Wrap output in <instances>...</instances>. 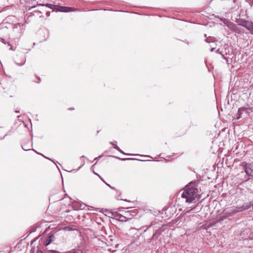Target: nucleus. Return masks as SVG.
<instances>
[{
    "mask_svg": "<svg viewBox=\"0 0 253 253\" xmlns=\"http://www.w3.org/2000/svg\"><path fill=\"white\" fill-rule=\"evenodd\" d=\"M197 192L198 189L194 187L193 184L190 183L189 185L185 187L181 194V197L185 199L186 202L191 203L195 199Z\"/></svg>",
    "mask_w": 253,
    "mask_h": 253,
    "instance_id": "1",
    "label": "nucleus"
},
{
    "mask_svg": "<svg viewBox=\"0 0 253 253\" xmlns=\"http://www.w3.org/2000/svg\"><path fill=\"white\" fill-rule=\"evenodd\" d=\"M38 6H46L49 7V8L56 10L57 11L60 12H68L71 11H75L76 9L74 8L71 7H67V6H58L57 5H54L49 3L46 4H37Z\"/></svg>",
    "mask_w": 253,
    "mask_h": 253,
    "instance_id": "2",
    "label": "nucleus"
},
{
    "mask_svg": "<svg viewBox=\"0 0 253 253\" xmlns=\"http://www.w3.org/2000/svg\"><path fill=\"white\" fill-rule=\"evenodd\" d=\"M237 213V210L235 208L226 209L223 212L222 214L218 218V221L221 222L227 218L232 217Z\"/></svg>",
    "mask_w": 253,
    "mask_h": 253,
    "instance_id": "3",
    "label": "nucleus"
},
{
    "mask_svg": "<svg viewBox=\"0 0 253 253\" xmlns=\"http://www.w3.org/2000/svg\"><path fill=\"white\" fill-rule=\"evenodd\" d=\"M253 111V108L250 107H242L238 109L236 119L238 120L241 118L249 116Z\"/></svg>",
    "mask_w": 253,
    "mask_h": 253,
    "instance_id": "4",
    "label": "nucleus"
},
{
    "mask_svg": "<svg viewBox=\"0 0 253 253\" xmlns=\"http://www.w3.org/2000/svg\"><path fill=\"white\" fill-rule=\"evenodd\" d=\"M236 22L238 25L245 27L250 31L252 34H253V23L252 21L240 19Z\"/></svg>",
    "mask_w": 253,
    "mask_h": 253,
    "instance_id": "5",
    "label": "nucleus"
},
{
    "mask_svg": "<svg viewBox=\"0 0 253 253\" xmlns=\"http://www.w3.org/2000/svg\"><path fill=\"white\" fill-rule=\"evenodd\" d=\"M243 169L246 174L253 178V164L245 163L243 166Z\"/></svg>",
    "mask_w": 253,
    "mask_h": 253,
    "instance_id": "6",
    "label": "nucleus"
},
{
    "mask_svg": "<svg viewBox=\"0 0 253 253\" xmlns=\"http://www.w3.org/2000/svg\"><path fill=\"white\" fill-rule=\"evenodd\" d=\"M23 26L24 24L18 23L12 25V28L14 30H18L17 32H18L20 34H22L24 32L25 30V28L24 27H23Z\"/></svg>",
    "mask_w": 253,
    "mask_h": 253,
    "instance_id": "7",
    "label": "nucleus"
},
{
    "mask_svg": "<svg viewBox=\"0 0 253 253\" xmlns=\"http://www.w3.org/2000/svg\"><path fill=\"white\" fill-rule=\"evenodd\" d=\"M117 220L120 221H126L128 219H130L131 218V217H127V216L126 215H123L120 213L119 215H118Z\"/></svg>",
    "mask_w": 253,
    "mask_h": 253,
    "instance_id": "8",
    "label": "nucleus"
},
{
    "mask_svg": "<svg viewBox=\"0 0 253 253\" xmlns=\"http://www.w3.org/2000/svg\"><path fill=\"white\" fill-rule=\"evenodd\" d=\"M227 26L230 29H231V30L235 32H237V31H238V27L233 23H230L229 24H228Z\"/></svg>",
    "mask_w": 253,
    "mask_h": 253,
    "instance_id": "9",
    "label": "nucleus"
},
{
    "mask_svg": "<svg viewBox=\"0 0 253 253\" xmlns=\"http://www.w3.org/2000/svg\"><path fill=\"white\" fill-rule=\"evenodd\" d=\"M120 213H118V212L117 211H109L108 212V216L109 217H111L112 218H114L116 219H117V217H118V215H119Z\"/></svg>",
    "mask_w": 253,
    "mask_h": 253,
    "instance_id": "10",
    "label": "nucleus"
},
{
    "mask_svg": "<svg viewBox=\"0 0 253 253\" xmlns=\"http://www.w3.org/2000/svg\"><path fill=\"white\" fill-rule=\"evenodd\" d=\"M54 237V236L53 235H49L48 238L46 239L45 242H44V246H47L48 245H49L50 243L51 242L52 240V238Z\"/></svg>",
    "mask_w": 253,
    "mask_h": 253,
    "instance_id": "11",
    "label": "nucleus"
},
{
    "mask_svg": "<svg viewBox=\"0 0 253 253\" xmlns=\"http://www.w3.org/2000/svg\"><path fill=\"white\" fill-rule=\"evenodd\" d=\"M74 205L76 207L77 209L79 208L82 210L84 208L85 206H86L84 204H82L78 202H74Z\"/></svg>",
    "mask_w": 253,
    "mask_h": 253,
    "instance_id": "12",
    "label": "nucleus"
},
{
    "mask_svg": "<svg viewBox=\"0 0 253 253\" xmlns=\"http://www.w3.org/2000/svg\"><path fill=\"white\" fill-rule=\"evenodd\" d=\"M205 41L208 43H210L215 42L216 41L214 37L210 36L206 38V39H205Z\"/></svg>",
    "mask_w": 253,
    "mask_h": 253,
    "instance_id": "13",
    "label": "nucleus"
},
{
    "mask_svg": "<svg viewBox=\"0 0 253 253\" xmlns=\"http://www.w3.org/2000/svg\"><path fill=\"white\" fill-rule=\"evenodd\" d=\"M136 213V212L134 210L126 211L125 212V215L127 216L128 215H130L131 216H133L135 215Z\"/></svg>",
    "mask_w": 253,
    "mask_h": 253,
    "instance_id": "14",
    "label": "nucleus"
},
{
    "mask_svg": "<svg viewBox=\"0 0 253 253\" xmlns=\"http://www.w3.org/2000/svg\"><path fill=\"white\" fill-rule=\"evenodd\" d=\"M243 206L245 207L246 210H249L253 206V201L250 202L249 203H245Z\"/></svg>",
    "mask_w": 253,
    "mask_h": 253,
    "instance_id": "15",
    "label": "nucleus"
},
{
    "mask_svg": "<svg viewBox=\"0 0 253 253\" xmlns=\"http://www.w3.org/2000/svg\"><path fill=\"white\" fill-rule=\"evenodd\" d=\"M251 179H252L249 175L248 174H246L244 178L241 179L243 182H246L248 181H249Z\"/></svg>",
    "mask_w": 253,
    "mask_h": 253,
    "instance_id": "16",
    "label": "nucleus"
},
{
    "mask_svg": "<svg viewBox=\"0 0 253 253\" xmlns=\"http://www.w3.org/2000/svg\"><path fill=\"white\" fill-rule=\"evenodd\" d=\"M235 208V210H237V213L243 211H246L245 207L243 206V205L241 207H236Z\"/></svg>",
    "mask_w": 253,
    "mask_h": 253,
    "instance_id": "17",
    "label": "nucleus"
},
{
    "mask_svg": "<svg viewBox=\"0 0 253 253\" xmlns=\"http://www.w3.org/2000/svg\"><path fill=\"white\" fill-rule=\"evenodd\" d=\"M70 252V253H83L82 250L80 249H73Z\"/></svg>",
    "mask_w": 253,
    "mask_h": 253,
    "instance_id": "18",
    "label": "nucleus"
},
{
    "mask_svg": "<svg viewBox=\"0 0 253 253\" xmlns=\"http://www.w3.org/2000/svg\"><path fill=\"white\" fill-rule=\"evenodd\" d=\"M33 151H34L36 153H37V154L40 155H41V156H42V157H43L44 158H45V159H48V160H50V161H52L53 163H55V162H54L52 160H51V159H50L49 158H48V157H47L45 156L44 155H43V154H41V153H40L38 152L37 151H36V150H34V149H33Z\"/></svg>",
    "mask_w": 253,
    "mask_h": 253,
    "instance_id": "19",
    "label": "nucleus"
},
{
    "mask_svg": "<svg viewBox=\"0 0 253 253\" xmlns=\"http://www.w3.org/2000/svg\"><path fill=\"white\" fill-rule=\"evenodd\" d=\"M116 158L121 160L123 161H127V160H138V159H134V158H121L118 157H116Z\"/></svg>",
    "mask_w": 253,
    "mask_h": 253,
    "instance_id": "20",
    "label": "nucleus"
},
{
    "mask_svg": "<svg viewBox=\"0 0 253 253\" xmlns=\"http://www.w3.org/2000/svg\"><path fill=\"white\" fill-rule=\"evenodd\" d=\"M105 183L111 189H113V190H115L116 192V194L117 195H118V196H120V193H119V191L115 187L111 186L110 184L107 183L106 182H105Z\"/></svg>",
    "mask_w": 253,
    "mask_h": 253,
    "instance_id": "21",
    "label": "nucleus"
},
{
    "mask_svg": "<svg viewBox=\"0 0 253 253\" xmlns=\"http://www.w3.org/2000/svg\"><path fill=\"white\" fill-rule=\"evenodd\" d=\"M119 152H120L121 153L125 155H131V156H136L137 155L136 154H128V153H125L124 151H123L120 148H119V149L118 150Z\"/></svg>",
    "mask_w": 253,
    "mask_h": 253,
    "instance_id": "22",
    "label": "nucleus"
},
{
    "mask_svg": "<svg viewBox=\"0 0 253 253\" xmlns=\"http://www.w3.org/2000/svg\"><path fill=\"white\" fill-rule=\"evenodd\" d=\"M25 62H26V59L24 58L23 60V62H20V63H18V62H15V64H17L18 66H21L23 65L25 63Z\"/></svg>",
    "mask_w": 253,
    "mask_h": 253,
    "instance_id": "23",
    "label": "nucleus"
},
{
    "mask_svg": "<svg viewBox=\"0 0 253 253\" xmlns=\"http://www.w3.org/2000/svg\"><path fill=\"white\" fill-rule=\"evenodd\" d=\"M85 158L84 156H82L81 157V159H82L83 158ZM85 164V161L84 159L82 160V165L79 167V169H81L83 166H84Z\"/></svg>",
    "mask_w": 253,
    "mask_h": 253,
    "instance_id": "24",
    "label": "nucleus"
},
{
    "mask_svg": "<svg viewBox=\"0 0 253 253\" xmlns=\"http://www.w3.org/2000/svg\"><path fill=\"white\" fill-rule=\"evenodd\" d=\"M22 147L23 149L24 150H25V151H30V150H31V149L28 148L27 147V146H26V145H24L22 146Z\"/></svg>",
    "mask_w": 253,
    "mask_h": 253,
    "instance_id": "25",
    "label": "nucleus"
},
{
    "mask_svg": "<svg viewBox=\"0 0 253 253\" xmlns=\"http://www.w3.org/2000/svg\"><path fill=\"white\" fill-rule=\"evenodd\" d=\"M102 157V155H100L99 156H98V157H96L95 158L94 160H96V162L95 163V164L93 165V166L94 165H95L97 163V162Z\"/></svg>",
    "mask_w": 253,
    "mask_h": 253,
    "instance_id": "26",
    "label": "nucleus"
},
{
    "mask_svg": "<svg viewBox=\"0 0 253 253\" xmlns=\"http://www.w3.org/2000/svg\"><path fill=\"white\" fill-rule=\"evenodd\" d=\"M48 252L49 253H61L59 252L54 251V250H49V251H48Z\"/></svg>",
    "mask_w": 253,
    "mask_h": 253,
    "instance_id": "27",
    "label": "nucleus"
},
{
    "mask_svg": "<svg viewBox=\"0 0 253 253\" xmlns=\"http://www.w3.org/2000/svg\"><path fill=\"white\" fill-rule=\"evenodd\" d=\"M197 206H196V207H195L194 208H193L191 209L190 210V212H191V211H192L193 212H195V211H196V210H195V209L197 208Z\"/></svg>",
    "mask_w": 253,
    "mask_h": 253,
    "instance_id": "28",
    "label": "nucleus"
},
{
    "mask_svg": "<svg viewBox=\"0 0 253 253\" xmlns=\"http://www.w3.org/2000/svg\"><path fill=\"white\" fill-rule=\"evenodd\" d=\"M113 148L116 149L117 151L119 149V147L117 145H113Z\"/></svg>",
    "mask_w": 253,
    "mask_h": 253,
    "instance_id": "29",
    "label": "nucleus"
},
{
    "mask_svg": "<svg viewBox=\"0 0 253 253\" xmlns=\"http://www.w3.org/2000/svg\"><path fill=\"white\" fill-rule=\"evenodd\" d=\"M39 237H37L36 238H35L34 240H33L32 241H31V245H32L35 241H36V240L38 239Z\"/></svg>",
    "mask_w": 253,
    "mask_h": 253,
    "instance_id": "30",
    "label": "nucleus"
},
{
    "mask_svg": "<svg viewBox=\"0 0 253 253\" xmlns=\"http://www.w3.org/2000/svg\"><path fill=\"white\" fill-rule=\"evenodd\" d=\"M0 40H1V42H2L3 43H4V44L7 43L6 41L4 39L1 38Z\"/></svg>",
    "mask_w": 253,
    "mask_h": 253,
    "instance_id": "31",
    "label": "nucleus"
},
{
    "mask_svg": "<svg viewBox=\"0 0 253 253\" xmlns=\"http://www.w3.org/2000/svg\"><path fill=\"white\" fill-rule=\"evenodd\" d=\"M151 226V225H149V226H147V227H146V228L144 229V232H146V230H147V229H148V228H149Z\"/></svg>",
    "mask_w": 253,
    "mask_h": 253,
    "instance_id": "32",
    "label": "nucleus"
},
{
    "mask_svg": "<svg viewBox=\"0 0 253 253\" xmlns=\"http://www.w3.org/2000/svg\"><path fill=\"white\" fill-rule=\"evenodd\" d=\"M46 14L47 16H49V15H50V12L49 11H46Z\"/></svg>",
    "mask_w": 253,
    "mask_h": 253,
    "instance_id": "33",
    "label": "nucleus"
},
{
    "mask_svg": "<svg viewBox=\"0 0 253 253\" xmlns=\"http://www.w3.org/2000/svg\"><path fill=\"white\" fill-rule=\"evenodd\" d=\"M216 52L217 53H219V54H221V53L219 51V49H217V50H216Z\"/></svg>",
    "mask_w": 253,
    "mask_h": 253,
    "instance_id": "34",
    "label": "nucleus"
},
{
    "mask_svg": "<svg viewBox=\"0 0 253 253\" xmlns=\"http://www.w3.org/2000/svg\"><path fill=\"white\" fill-rule=\"evenodd\" d=\"M37 253H43L41 250H38Z\"/></svg>",
    "mask_w": 253,
    "mask_h": 253,
    "instance_id": "35",
    "label": "nucleus"
},
{
    "mask_svg": "<svg viewBox=\"0 0 253 253\" xmlns=\"http://www.w3.org/2000/svg\"><path fill=\"white\" fill-rule=\"evenodd\" d=\"M220 54L221 55V57H222L223 58H224V59H226V58H225V56H224L223 54H222V53H221Z\"/></svg>",
    "mask_w": 253,
    "mask_h": 253,
    "instance_id": "36",
    "label": "nucleus"
},
{
    "mask_svg": "<svg viewBox=\"0 0 253 253\" xmlns=\"http://www.w3.org/2000/svg\"><path fill=\"white\" fill-rule=\"evenodd\" d=\"M214 49H215V48H213V47H212V48H211V50H211V52H212V51H213L214 50Z\"/></svg>",
    "mask_w": 253,
    "mask_h": 253,
    "instance_id": "37",
    "label": "nucleus"
},
{
    "mask_svg": "<svg viewBox=\"0 0 253 253\" xmlns=\"http://www.w3.org/2000/svg\"><path fill=\"white\" fill-rule=\"evenodd\" d=\"M34 12H37V13H41V11H39V10H35V11H34Z\"/></svg>",
    "mask_w": 253,
    "mask_h": 253,
    "instance_id": "38",
    "label": "nucleus"
},
{
    "mask_svg": "<svg viewBox=\"0 0 253 253\" xmlns=\"http://www.w3.org/2000/svg\"><path fill=\"white\" fill-rule=\"evenodd\" d=\"M110 144L112 145L113 146V145H115V144L113 143V142H110Z\"/></svg>",
    "mask_w": 253,
    "mask_h": 253,
    "instance_id": "39",
    "label": "nucleus"
},
{
    "mask_svg": "<svg viewBox=\"0 0 253 253\" xmlns=\"http://www.w3.org/2000/svg\"><path fill=\"white\" fill-rule=\"evenodd\" d=\"M6 135H7V133H6V134H5V135H4L3 137L0 138V139H2L3 138H4V137L5 136H6Z\"/></svg>",
    "mask_w": 253,
    "mask_h": 253,
    "instance_id": "40",
    "label": "nucleus"
},
{
    "mask_svg": "<svg viewBox=\"0 0 253 253\" xmlns=\"http://www.w3.org/2000/svg\"><path fill=\"white\" fill-rule=\"evenodd\" d=\"M35 231V229H34V230H32V231H31L30 232V234H31V233H32V232H34Z\"/></svg>",
    "mask_w": 253,
    "mask_h": 253,
    "instance_id": "41",
    "label": "nucleus"
},
{
    "mask_svg": "<svg viewBox=\"0 0 253 253\" xmlns=\"http://www.w3.org/2000/svg\"><path fill=\"white\" fill-rule=\"evenodd\" d=\"M226 62H227V64H229V62H228V60H227V59H226Z\"/></svg>",
    "mask_w": 253,
    "mask_h": 253,
    "instance_id": "42",
    "label": "nucleus"
},
{
    "mask_svg": "<svg viewBox=\"0 0 253 253\" xmlns=\"http://www.w3.org/2000/svg\"><path fill=\"white\" fill-rule=\"evenodd\" d=\"M226 62H227V64H229V62H228V60H227V59H226Z\"/></svg>",
    "mask_w": 253,
    "mask_h": 253,
    "instance_id": "43",
    "label": "nucleus"
},
{
    "mask_svg": "<svg viewBox=\"0 0 253 253\" xmlns=\"http://www.w3.org/2000/svg\"><path fill=\"white\" fill-rule=\"evenodd\" d=\"M226 62H227V64H229V62H228V60H227V59H226Z\"/></svg>",
    "mask_w": 253,
    "mask_h": 253,
    "instance_id": "44",
    "label": "nucleus"
},
{
    "mask_svg": "<svg viewBox=\"0 0 253 253\" xmlns=\"http://www.w3.org/2000/svg\"><path fill=\"white\" fill-rule=\"evenodd\" d=\"M146 157H151L149 155H147V156H145Z\"/></svg>",
    "mask_w": 253,
    "mask_h": 253,
    "instance_id": "45",
    "label": "nucleus"
},
{
    "mask_svg": "<svg viewBox=\"0 0 253 253\" xmlns=\"http://www.w3.org/2000/svg\"><path fill=\"white\" fill-rule=\"evenodd\" d=\"M15 112L16 113H19V111H16Z\"/></svg>",
    "mask_w": 253,
    "mask_h": 253,
    "instance_id": "46",
    "label": "nucleus"
},
{
    "mask_svg": "<svg viewBox=\"0 0 253 253\" xmlns=\"http://www.w3.org/2000/svg\"><path fill=\"white\" fill-rule=\"evenodd\" d=\"M155 235V234H154V235H153V237H152V238H153L154 237Z\"/></svg>",
    "mask_w": 253,
    "mask_h": 253,
    "instance_id": "47",
    "label": "nucleus"
},
{
    "mask_svg": "<svg viewBox=\"0 0 253 253\" xmlns=\"http://www.w3.org/2000/svg\"><path fill=\"white\" fill-rule=\"evenodd\" d=\"M101 179L105 183V182L103 180L102 178H101Z\"/></svg>",
    "mask_w": 253,
    "mask_h": 253,
    "instance_id": "48",
    "label": "nucleus"
},
{
    "mask_svg": "<svg viewBox=\"0 0 253 253\" xmlns=\"http://www.w3.org/2000/svg\"><path fill=\"white\" fill-rule=\"evenodd\" d=\"M101 179L105 183V182L103 180L102 178H101Z\"/></svg>",
    "mask_w": 253,
    "mask_h": 253,
    "instance_id": "49",
    "label": "nucleus"
},
{
    "mask_svg": "<svg viewBox=\"0 0 253 253\" xmlns=\"http://www.w3.org/2000/svg\"><path fill=\"white\" fill-rule=\"evenodd\" d=\"M36 7V6H34L33 7H32V8H34V7Z\"/></svg>",
    "mask_w": 253,
    "mask_h": 253,
    "instance_id": "50",
    "label": "nucleus"
},
{
    "mask_svg": "<svg viewBox=\"0 0 253 253\" xmlns=\"http://www.w3.org/2000/svg\"><path fill=\"white\" fill-rule=\"evenodd\" d=\"M151 160H146V161H150Z\"/></svg>",
    "mask_w": 253,
    "mask_h": 253,
    "instance_id": "51",
    "label": "nucleus"
},
{
    "mask_svg": "<svg viewBox=\"0 0 253 253\" xmlns=\"http://www.w3.org/2000/svg\"><path fill=\"white\" fill-rule=\"evenodd\" d=\"M95 174H97L96 172H93Z\"/></svg>",
    "mask_w": 253,
    "mask_h": 253,
    "instance_id": "52",
    "label": "nucleus"
},
{
    "mask_svg": "<svg viewBox=\"0 0 253 253\" xmlns=\"http://www.w3.org/2000/svg\"><path fill=\"white\" fill-rule=\"evenodd\" d=\"M144 227H145L144 226V227H142V229H144Z\"/></svg>",
    "mask_w": 253,
    "mask_h": 253,
    "instance_id": "53",
    "label": "nucleus"
},
{
    "mask_svg": "<svg viewBox=\"0 0 253 253\" xmlns=\"http://www.w3.org/2000/svg\"><path fill=\"white\" fill-rule=\"evenodd\" d=\"M66 253H70V252L69 251V252H67Z\"/></svg>",
    "mask_w": 253,
    "mask_h": 253,
    "instance_id": "54",
    "label": "nucleus"
}]
</instances>
